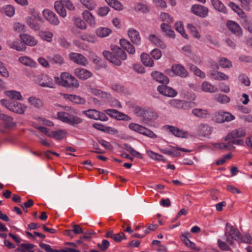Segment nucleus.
<instances>
[{
    "instance_id": "nucleus-1",
    "label": "nucleus",
    "mask_w": 252,
    "mask_h": 252,
    "mask_svg": "<svg viewBox=\"0 0 252 252\" xmlns=\"http://www.w3.org/2000/svg\"><path fill=\"white\" fill-rule=\"evenodd\" d=\"M64 111L57 113V117L59 120L73 126L82 123V119L74 115L76 112L73 108L69 106H64Z\"/></svg>"
},
{
    "instance_id": "nucleus-2",
    "label": "nucleus",
    "mask_w": 252,
    "mask_h": 252,
    "mask_svg": "<svg viewBox=\"0 0 252 252\" xmlns=\"http://www.w3.org/2000/svg\"><path fill=\"white\" fill-rule=\"evenodd\" d=\"M55 83L66 88H77L79 84L77 80L66 72H62L60 77H54Z\"/></svg>"
},
{
    "instance_id": "nucleus-3",
    "label": "nucleus",
    "mask_w": 252,
    "mask_h": 252,
    "mask_svg": "<svg viewBox=\"0 0 252 252\" xmlns=\"http://www.w3.org/2000/svg\"><path fill=\"white\" fill-rule=\"evenodd\" d=\"M0 102L7 109L19 114H23L27 108L26 105L17 101L11 102L5 99H1Z\"/></svg>"
},
{
    "instance_id": "nucleus-4",
    "label": "nucleus",
    "mask_w": 252,
    "mask_h": 252,
    "mask_svg": "<svg viewBox=\"0 0 252 252\" xmlns=\"http://www.w3.org/2000/svg\"><path fill=\"white\" fill-rule=\"evenodd\" d=\"M128 127L131 130L137 132L141 134L150 138H157V135L149 129L136 123H131L128 125Z\"/></svg>"
},
{
    "instance_id": "nucleus-5",
    "label": "nucleus",
    "mask_w": 252,
    "mask_h": 252,
    "mask_svg": "<svg viewBox=\"0 0 252 252\" xmlns=\"http://www.w3.org/2000/svg\"><path fill=\"white\" fill-rule=\"evenodd\" d=\"M240 232L237 229L234 228L230 223H227L225 226V236L226 241L229 244L232 245L234 239H239Z\"/></svg>"
},
{
    "instance_id": "nucleus-6",
    "label": "nucleus",
    "mask_w": 252,
    "mask_h": 252,
    "mask_svg": "<svg viewBox=\"0 0 252 252\" xmlns=\"http://www.w3.org/2000/svg\"><path fill=\"white\" fill-rule=\"evenodd\" d=\"M224 141H227L226 143H216L214 146L217 149L221 150H231L233 149L235 147L234 145H244V141L241 139H227Z\"/></svg>"
},
{
    "instance_id": "nucleus-7",
    "label": "nucleus",
    "mask_w": 252,
    "mask_h": 252,
    "mask_svg": "<svg viewBox=\"0 0 252 252\" xmlns=\"http://www.w3.org/2000/svg\"><path fill=\"white\" fill-rule=\"evenodd\" d=\"M83 113L90 119L95 120H100L101 121H107L108 120V117L103 112H100L95 109H89L83 111Z\"/></svg>"
},
{
    "instance_id": "nucleus-8",
    "label": "nucleus",
    "mask_w": 252,
    "mask_h": 252,
    "mask_svg": "<svg viewBox=\"0 0 252 252\" xmlns=\"http://www.w3.org/2000/svg\"><path fill=\"white\" fill-rule=\"evenodd\" d=\"M44 18L51 24L54 26L59 25L60 22L57 15L49 9H45L42 11Z\"/></svg>"
},
{
    "instance_id": "nucleus-9",
    "label": "nucleus",
    "mask_w": 252,
    "mask_h": 252,
    "mask_svg": "<svg viewBox=\"0 0 252 252\" xmlns=\"http://www.w3.org/2000/svg\"><path fill=\"white\" fill-rule=\"evenodd\" d=\"M190 10L194 14L201 18L206 17L208 15L209 12L208 8L200 4L192 5Z\"/></svg>"
},
{
    "instance_id": "nucleus-10",
    "label": "nucleus",
    "mask_w": 252,
    "mask_h": 252,
    "mask_svg": "<svg viewBox=\"0 0 252 252\" xmlns=\"http://www.w3.org/2000/svg\"><path fill=\"white\" fill-rule=\"evenodd\" d=\"M246 135V130L243 127L235 129L228 133L224 138V140L238 139V138L244 137Z\"/></svg>"
},
{
    "instance_id": "nucleus-11",
    "label": "nucleus",
    "mask_w": 252,
    "mask_h": 252,
    "mask_svg": "<svg viewBox=\"0 0 252 252\" xmlns=\"http://www.w3.org/2000/svg\"><path fill=\"white\" fill-rule=\"evenodd\" d=\"M38 84L41 87L54 88V83L52 78L49 76L44 74L41 76L38 80Z\"/></svg>"
},
{
    "instance_id": "nucleus-12",
    "label": "nucleus",
    "mask_w": 252,
    "mask_h": 252,
    "mask_svg": "<svg viewBox=\"0 0 252 252\" xmlns=\"http://www.w3.org/2000/svg\"><path fill=\"white\" fill-rule=\"evenodd\" d=\"M170 105L173 107L184 110L191 108V103L184 100L174 99L169 101Z\"/></svg>"
},
{
    "instance_id": "nucleus-13",
    "label": "nucleus",
    "mask_w": 252,
    "mask_h": 252,
    "mask_svg": "<svg viewBox=\"0 0 252 252\" xmlns=\"http://www.w3.org/2000/svg\"><path fill=\"white\" fill-rule=\"evenodd\" d=\"M171 71L175 75L182 78H186L189 75L187 70L180 64L173 65L171 67Z\"/></svg>"
},
{
    "instance_id": "nucleus-14",
    "label": "nucleus",
    "mask_w": 252,
    "mask_h": 252,
    "mask_svg": "<svg viewBox=\"0 0 252 252\" xmlns=\"http://www.w3.org/2000/svg\"><path fill=\"white\" fill-rule=\"evenodd\" d=\"M70 60L75 63L85 66L88 63L86 58L82 55L77 53H71L69 54Z\"/></svg>"
},
{
    "instance_id": "nucleus-15",
    "label": "nucleus",
    "mask_w": 252,
    "mask_h": 252,
    "mask_svg": "<svg viewBox=\"0 0 252 252\" xmlns=\"http://www.w3.org/2000/svg\"><path fill=\"white\" fill-rule=\"evenodd\" d=\"M157 90L160 94L169 97H175L177 94L175 90L165 85H159Z\"/></svg>"
},
{
    "instance_id": "nucleus-16",
    "label": "nucleus",
    "mask_w": 252,
    "mask_h": 252,
    "mask_svg": "<svg viewBox=\"0 0 252 252\" xmlns=\"http://www.w3.org/2000/svg\"><path fill=\"white\" fill-rule=\"evenodd\" d=\"M82 16L83 19L92 27L94 28L96 27V22L95 18L90 11L88 10L83 11L82 13Z\"/></svg>"
},
{
    "instance_id": "nucleus-17",
    "label": "nucleus",
    "mask_w": 252,
    "mask_h": 252,
    "mask_svg": "<svg viewBox=\"0 0 252 252\" xmlns=\"http://www.w3.org/2000/svg\"><path fill=\"white\" fill-rule=\"evenodd\" d=\"M226 26L233 33L240 36L242 34V30L239 25L236 22L229 20L227 22Z\"/></svg>"
},
{
    "instance_id": "nucleus-18",
    "label": "nucleus",
    "mask_w": 252,
    "mask_h": 252,
    "mask_svg": "<svg viewBox=\"0 0 252 252\" xmlns=\"http://www.w3.org/2000/svg\"><path fill=\"white\" fill-rule=\"evenodd\" d=\"M128 36L131 41L136 45L141 43V38L138 32L133 29H129L128 31Z\"/></svg>"
},
{
    "instance_id": "nucleus-19",
    "label": "nucleus",
    "mask_w": 252,
    "mask_h": 252,
    "mask_svg": "<svg viewBox=\"0 0 252 252\" xmlns=\"http://www.w3.org/2000/svg\"><path fill=\"white\" fill-rule=\"evenodd\" d=\"M152 77L156 81L167 84L169 82V79L162 73L155 71L151 73Z\"/></svg>"
},
{
    "instance_id": "nucleus-20",
    "label": "nucleus",
    "mask_w": 252,
    "mask_h": 252,
    "mask_svg": "<svg viewBox=\"0 0 252 252\" xmlns=\"http://www.w3.org/2000/svg\"><path fill=\"white\" fill-rule=\"evenodd\" d=\"M74 74L82 80L87 79L92 75V73L90 71L82 68H76L74 70Z\"/></svg>"
},
{
    "instance_id": "nucleus-21",
    "label": "nucleus",
    "mask_w": 252,
    "mask_h": 252,
    "mask_svg": "<svg viewBox=\"0 0 252 252\" xmlns=\"http://www.w3.org/2000/svg\"><path fill=\"white\" fill-rule=\"evenodd\" d=\"M160 29L166 36L172 39L175 38V33L168 24L165 23H161L160 25Z\"/></svg>"
},
{
    "instance_id": "nucleus-22",
    "label": "nucleus",
    "mask_w": 252,
    "mask_h": 252,
    "mask_svg": "<svg viewBox=\"0 0 252 252\" xmlns=\"http://www.w3.org/2000/svg\"><path fill=\"white\" fill-rule=\"evenodd\" d=\"M149 40L155 46L162 49H165L166 45L164 42L158 36L155 34H150L149 36Z\"/></svg>"
},
{
    "instance_id": "nucleus-23",
    "label": "nucleus",
    "mask_w": 252,
    "mask_h": 252,
    "mask_svg": "<svg viewBox=\"0 0 252 252\" xmlns=\"http://www.w3.org/2000/svg\"><path fill=\"white\" fill-rule=\"evenodd\" d=\"M20 38L25 44L30 46H34L38 42L34 37L28 34H21Z\"/></svg>"
},
{
    "instance_id": "nucleus-24",
    "label": "nucleus",
    "mask_w": 252,
    "mask_h": 252,
    "mask_svg": "<svg viewBox=\"0 0 252 252\" xmlns=\"http://www.w3.org/2000/svg\"><path fill=\"white\" fill-rule=\"evenodd\" d=\"M63 96L65 99L68 100L74 103L84 104L86 102L84 98L76 95L64 94H63Z\"/></svg>"
},
{
    "instance_id": "nucleus-25",
    "label": "nucleus",
    "mask_w": 252,
    "mask_h": 252,
    "mask_svg": "<svg viewBox=\"0 0 252 252\" xmlns=\"http://www.w3.org/2000/svg\"><path fill=\"white\" fill-rule=\"evenodd\" d=\"M164 127L166 130H169L175 136L183 138L186 137L187 136V133L185 132L180 130L176 127L170 125H166Z\"/></svg>"
},
{
    "instance_id": "nucleus-26",
    "label": "nucleus",
    "mask_w": 252,
    "mask_h": 252,
    "mask_svg": "<svg viewBox=\"0 0 252 252\" xmlns=\"http://www.w3.org/2000/svg\"><path fill=\"white\" fill-rule=\"evenodd\" d=\"M25 21L27 24L33 30L36 31L39 30L40 26L37 19L33 17L27 16L26 17Z\"/></svg>"
},
{
    "instance_id": "nucleus-27",
    "label": "nucleus",
    "mask_w": 252,
    "mask_h": 252,
    "mask_svg": "<svg viewBox=\"0 0 252 252\" xmlns=\"http://www.w3.org/2000/svg\"><path fill=\"white\" fill-rule=\"evenodd\" d=\"M214 8L223 14H226L227 10L224 4L220 0H210Z\"/></svg>"
},
{
    "instance_id": "nucleus-28",
    "label": "nucleus",
    "mask_w": 252,
    "mask_h": 252,
    "mask_svg": "<svg viewBox=\"0 0 252 252\" xmlns=\"http://www.w3.org/2000/svg\"><path fill=\"white\" fill-rule=\"evenodd\" d=\"M209 74L213 79L216 80H227L229 79L228 76L226 74L216 70H210Z\"/></svg>"
},
{
    "instance_id": "nucleus-29",
    "label": "nucleus",
    "mask_w": 252,
    "mask_h": 252,
    "mask_svg": "<svg viewBox=\"0 0 252 252\" xmlns=\"http://www.w3.org/2000/svg\"><path fill=\"white\" fill-rule=\"evenodd\" d=\"M158 117V114L156 111L148 108L145 109L143 119L146 121H151L156 120Z\"/></svg>"
},
{
    "instance_id": "nucleus-30",
    "label": "nucleus",
    "mask_w": 252,
    "mask_h": 252,
    "mask_svg": "<svg viewBox=\"0 0 252 252\" xmlns=\"http://www.w3.org/2000/svg\"><path fill=\"white\" fill-rule=\"evenodd\" d=\"M191 113L195 117L200 118H206L210 116V114L207 110L200 108L193 109Z\"/></svg>"
},
{
    "instance_id": "nucleus-31",
    "label": "nucleus",
    "mask_w": 252,
    "mask_h": 252,
    "mask_svg": "<svg viewBox=\"0 0 252 252\" xmlns=\"http://www.w3.org/2000/svg\"><path fill=\"white\" fill-rule=\"evenodd\" d=\"M121 46L126 50L129 54H133L135 52V50L132 45L125 39H121L120 40Z\"/></svg>"
},
{
    "instance_id": "nucleus-32",
    "label": "nucleus",
    "mask_w": 252,
    "mask_h": 252,
    "mask_svg": "<svg viewBox=\"0 0 252 252\" xmlns=\"http://www.w3.org/2000/svg\"><path fill=\"white\" fill-rule=\"evenodd\" d=\"M4 94L12 99L16 100H23V99L20 92L14 90L6 91L4 92Z\"/></svg>"
},
{
    "instance_id": "nucleus-33",
    "label": "nucleus",
    "mask_w": 252,
    "mask_h": 252,
    "mask_svg": "<svg viewBox=\"0 0 252 252\" xmlns=\"http://www.w3.org/2000/svg\"><path fill=\"white\" fill-rule=\"evenodd\" d=\"M111 32V30L107 27H99L95 31L96 35L101 38L109 36Z\"/></svg>"
},
{
    "instance_id": "nucleus-34",
    "label": "nucleus",
    "mask_w": 252,
    "mask_h": 252,
    "mask_svg": "<svg viewBox=\"0 0 252 252\" xmlns=\"http://www.w3.org/2000/svg\"><path fill=\"white\" fill-rule=\"evenodd\" d=\"M111 49L113 54L116 56L120 58L122 60H126V54L123 49L117 46H112Z\"/></svg>"
},
{
    "instance_id": "nucleus-35",
    "label": "nucleus",
    "mask_w": 252,
    "mask_h": 252,
    "mask_svg": "<svg viewBox=\"0 0 252 252\" xmlns=\"http://www.w3.org/2000/svg\"><path fill=\"white\" fill-rule=\"evenodd\" d=\"M79 1L89 11L95 9L97 6L96 2L94 0H79Z\"/></svg>"
},
{
    "instance_id": "nucleus-36",
    "label": "nucleus",
    "mask_w": 252,
    "mask_h": 252,
    "mask_svg": "<svg viewBox=\"0 0 252 252\" xmlns=\"http://www.w3.org/2000/svg\"><path fill=\"white\" fill-rule=\"evenodd\" d=\"M7 44L11 49H15L18 51H23L21 42L17 39L14 40H9L7 41Z\"/></svg>"
},
{
    "instance_id": "nucleus-37",
    "label": "nucleus",
    "mask_w": 252,
    "mask_h": 252,
    "mask_svg": "<svg viewBox=\"0 0 252 252\" xmlns=\"http://www.w3.org/2000/svg\"><path fill=\"white\" fill-rule=\"evenodd\" d=\"M133 9L135 11L142 13H146L149 11V8L147 4L140 2L134 4Z\"/></svg>"
},
{
    "instance_id": "nucleus-38",
    "label": "nucleus",
    "mask_w": 252,
    "mask_h": 252,
    "mask_svg": "<svg viewBox=\"0 0 252 252\" xmlns=\"http://www.w3.org/2000/svg\"><path fill=\"white\" fill-rule=\"evenodd\" d=\"M202 90L208 93H215L218 91V89L216 86L207 81L202 83Z\"/></svg>"
},
{
    "instance_id": "nucleus-39",
    "label": "nucleus",
    "mask_w": 252,
    "mask_h": 252,
    "mask_svg": "<svg viewBox=\"0 0 252 252\" xmlns=\"http://www.w3.org/2000/svg\"><path fill=\"white\" fill-rule=\"evenodd\" d=\"M105 2L111 7L118 11H122L124 6L121 2L117 0H105Z\"/></svg>"
},
{
    "instance_id": "nucleus-40",
    "label": "nucleus",
    "mask_w": 252,
    "mask_h": 252,
    "mask_svg": "<svg viewBox=\"0 0 252 252\" xmlns=\"http://www.w3.org/2000/svg\"><path fill=\"white\" fill-rule=\"evenodd\" d=\"M18 61L22 64L30 67H35L36 63L30 58L27 56L20 57Z\"/></svg>"
},
{
    "instance_id": "nucleus-41",
    "label": "nucleus",
    "mask_w": 252,
    "mask_h": 252,
    "mask_svg": "<svg viewBox=\"0 0 252 252\" xmlns=\"http://www.w3.org/2000/svg\"><path fill=\"white\" fill-rule=\"evenodd\" d=\"M141 60L142 63L147 66L152 67L154 65V61L147 54L142 53L141 55Z\"/></svg>"
},
{
    "instance_id": "nucleus-42",
    "label": "nucleus",
    "mask_w": 252,
    "mask_h": 252,
    "mask_svg": "<svg viewBox=\"0 0 252 252\" xmlns=\"http://www.w3.org/2000/svg\"><path fill=\"white\" fill-rule=\"evenodd\" d=\"M66 134V131L64 129H59L52 131L51 137L60 140L63 139Z\"/></svg>"
},
{
    "instance_id": "nucleus-43",
    "label": "nucleus",
    "mask_w": 252,
    "mask_h": 252,
    "mask_svg": "<svg viewBox=\"0 0 252 252\" xmlns=\"http://www.w3.org/2000/svg\"><path fill=\"white\" fill-rule=\"evenodd\" d=\"M90 92L93 94L97 96L98 97H101L104 99L105 98H109L110 97V94H108L106 92H103L101 90L96 88H91Z\"/></svg>"
},
{
    "instance_id": "nucleus-44",
    "label": "nucleus",
    "mask_w": 252,
    "mask_h": 252,
    "mask_svg": "<svg viewBox=\"0 0 252 252\" xmlns=\"http://www.w3.org/2000/svg\"><path fill=\"white\" fill-rule=\"evenodd\" d=\"M28 101L31 105L37 108H39L43 106L42 101L39 98L34 96L29 97Z\"/></svg>"
},
{
    "instance_id": "nucleus-45",
    "label": "nucleus",
    "mask_w": 252,
    "mask_h": 252,
    "mask_svg": "<svg viewBox=\"0 0 252 252\" xmlns=\"http://www.w3.org/2000/svg\"><path fill=\"white\" fill-rule=\"evenodd\" d=\"M175 29L176 31L179 32L183 37L186 39L188 38L189 36L185 31L183 24L182 22L178 21L176 22L175 24Z\"/></svg>"
},
{
    "instance_id": "nucleus-46",
    "label": "nucleus",
    "mask_w": 252,
    "mask_h": 252,
    "mask_svg": "<svg viewBox=\"0 0 252 252\" xmlns=\"http://www.w3.org/2000/svg\"><path fill=\"white\" fill-rule=\"evenodd\" d=\"M74 24L79 29L86 30L87 25L85 22L80 17H74L72 18Z\"/></svg>"
},
{
    "instance_id": "nucleus-47",
    "label": "nucleus",
    "mask_w": 252,
    "mask_h": 252,
    "mask_svg": "<svg viewBox=\"0 0 252 252\" xmlns=\"http://www.w3.org/2000/svg\"><path fill=\"white\" fill-rule=\"evenodd\" d=\"M39 35L43 40L51 42L53 37V33L50 31H42L39 32Z\"/></svg>"
},
{
    "instance_id": "nucleus-48",
    "label": "nucleus",
    "mask_w": 252,
    "mask_h": 252,
    "mask_svg": "<svg viewBox=\"0 0 252 252\" xmlns=\"http://www.w3.org/2000/svg\"><path fill=\"white\" fill-rule=\"evenodd\" d=\"M79 37L80 39L83 41L92 43H95L96 40L95 36L92 34L85 33L80 35Z\"/></svg>"
},
{
    "instance_id": "nucleus-49",
    "label": "nucleus",
    "mask_w": 252,
    "mask_h": 252,
    "mask_svg": "<svg viewBox=\"0 0 252 252\" xmlns=\"http://www.w3.org/2000/svg\"><path fill=\"white\" fill-rule=\"evenodd\" d=\"M124 148L132 156L137 157L139 159L143 158L142 155L138 152L135 150L131 146L127 144H124Z\"/></svg>"
},
{
    "instance_id": "nucleus-50",
    "label": "nucleus",
    "mask_w": 252,
    "mask_h": 252,
    "mask_svg": "<svg viewBox=\"0 0 252 252\" xmlns=\"http://www.w3.org/2000/svg\"><path fill=\"white\" fill-rule=\"evenodd\" d=\"M229 6L237 14L242 18L245 17V14L244 11L242 10V9L237 4H236L233 2H230L229 3Z\"/></svg>"
},
{
    "instance_id": "nucleus-51",
    "label": "nucleus",
    "mask_w": 252,
    "mask_h": 252,
    "mask_svg": "<svg viewBox=\"0 0 252 252\" xmlns=\"http://www.w3.org/2000/svg\"><path fill=\"white\" fill-rule=\"evenodd\" d=\"M50 61L54 64L61 65L64 63L63 58L59 54H55L52 58H49Z\"/></svg>"
},
{
    "instance_id": "nucleus-52",
    "label": "nucleus",
    "mask_w": 252,
    "mask_h": 252,
    "mask_svg": "<svg viewBox=\"0 0 252 252\" xmlns=\"http://www.w3.org/2000/svg\"><path fill=\"white\" fill-rule=\"evenodd\" d=\"M199 133L203 136H208L211 133L210 127L208 125L201 124L199 126Z\"/></svg>"
},
{
    "instance_id": "nucleus-53",
    "label": "nucleus",
    "mask_w": 252,
    "mask_h": 252,
    "mask_svg": "<svg viewBox=\"0 0 252 252\" xmlns=\"http://www.w3.org/2000/svg\"><path fill=\"white\" fill-rule=\"evenodd\" d=\"M2 12L7 16L12 17L15 13V9L10 5H7L2 8Z\"/></svg>"
},
{
    "instance_id": "nucleus-54",
    "label": "nucleus",
    "mask_w": 252,
    "mask_h": 252,
    "mask_svg": "<svg viewBox=\"0 0 252 252\" xmlns=\"http://www.w3.org/2000/svg\"><path fill=\"white\" fill-rule=\"evenodd\" d=\"M110 10V8L107 6H100L97 8L96 13L99 16L104 17L108 14Z\"/></svg>"
},
{
    "instance_id": "nucleus-55",
    "label": "nucleus",
    "mask_w": 252,
    "mask_h": 252,
    "mask_svg": "<svg viewBox=\"0 0 252 252\" xmlns=\"http://www.w3.org/2000/svg\"><path fill=\"white\" fill-rule=\"evenodd\" d=\"M189 69L192 71L197 76L200 78H204L205 77V74L204 72L202 71L200 69L197 68L196 66L193 64L189 65Z\"/></svg>"
},
{
    "instance_id": "nucleus-56",
    "label": "nucleus",
    "mask_w": 252,
    "mask_h": 252,
    "mask_svg": "<svg viewBox=\"0 0 252 252\" xmlns=\"http://www.w3.org/2000/svg\"><path fill=\"white\" fill-rule=\"evenodd\" d=\"M240 239H237L236 241L239 243H244L250 244L252 243V238L249 234H246L244 236H242L241 233L239 236Z\"/></svg>"
},
{
    "instance_id": "nucleus-57",
    "label": "nucleus",
    "mask_w": 252,
    "mask_h": 252,
    "mask_svg": "<svg viewBox=\"0 0 252 252\" xmlns=\"http://www.w3.org/2000/svg\"><path fill=\"white\" fill-rule=\"evenodd\" d=\"M216 100L221 104H226L230 102V97L224 94H219L216 96Z\"/></svg>"
},
{
    "instance_id": "nucleus-58",
    "label": "nucleus",
    "mask_w": 252,
    "mask_h": 252,
    "mask_svg": "<svg viewBox=\"0 0 252 252\" xmlns=\"http://www.w3.org/2000/svg\"><path fill=\"white\" fill-rule=\"evenodd\" d=\"M187 28L189 30L192 36L197 39L200 37V34L197 30L196 27L191 24H188L187 25Z\"/></svg>"
},
{
    "instance_id": "nucleus-59",
    "label": "nucleus",
    "mask_w": 252,
    "mask_h": 252,
    "mask_svg": "<svg viewBox=\"0 0 252 252\" xmlns=\"http://www.w3.org/2000/svg\"><path fill=\"white\" fill-rule=\"evenodd\" d=\"M225 111H220L215 113L214 120L218 123H222L224 122Z\"/></svg>"
},
{
    "instance_id": "nucleus-60",
    "label": "nucleus",
    "mask_w": 252,
    "mask_h": 252,
    "mask_svg": "<svg viewBox=\"0 0 252 252\" xmlns=\"http://www.w3.org/2000/svg\"><path fill=\"white\" fill-rule=\"evenodd\" d=\"M219 63L220 65L223 68H230L232 66L231 62L225 58H220L219 60Z\"/></svg>"
},
{
    "instance_id": "nucleus-61",
    "label": "nucleus",
    "mask_w": 252,
    "mask_h": 252,
    "mask_svg": "<svg viewBox=\"0 0 252 252\" xmlns=\"http://www.w3.org/2000/svg\"><path fill=\"white\" fill-rule=\"evenodd\" d=\"M104 100L109 103L112 106L118 108L122 107V105L120 102L117 99L112 98L111 95L110 98H105Z\"/></svg>"
},
{
    "instance_id": "nucleus-62",
    "label": "nucleus",
    "mask_w": 252,
    "mask_h": 252,
    "mask_svg": "<svg viewBox=\"0 0 252 252\" xmlns=\"http://www.w3.org/2000/svg\"><path fill=\"white\" fill-rule=\"evenodd\" d=\"M145 109L139 106H135L133 107V113L138 117H142L143 118V115L144 114Z\"/></svg>"
},
{
    "instance_id": "nucleus-63",
    "label": "nucleus",
    "mask_w": 252,
    "mask_h": 252,
    "mask_svg": "<svg viewBox=\"0 0 252 252\" xmlns=\"http://www.w3.org/2000/svg\"><path fill=\"white\" fill-rule=\"evenodd\" d=\"M161 20L165 21L168 23H171L173 22V18L165 12H161L160 14Z\"/></svg>"
},
{
    "instance_id": "nucleus-64",
    "label": "nucleus",
    "mask_w": 252,
    "mask_h": 252,
    "mask_svg": "<svg viewBox=\"0 0 252 252\" xmlns=\"http://www.w3.org/2000/svg\"><path fill=\"white\" fill-rule=\"evenodd\" d=\"M1 118L5 122V125L7 127H11L14 126L13 119L12 117L5 115H2Z\"/></svg>"
}]
</instances>
